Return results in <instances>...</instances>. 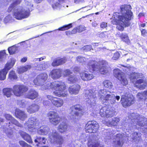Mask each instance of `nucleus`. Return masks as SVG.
<instances>
[{
  "instance_id": "nucleus-1",
  "label": "nucleus",
  "mask_w": 147,
  "mask_h": 147,
  "mask_svg": "<svg viewBox=\"0 0 147 147\" xmlns=\"http://www.w3.org/2000/svg\"><path fill=\"white\" fill-rule=\"evenodd\" d=\"M84 92L87 106L92 108H94L96 104V95L102 103L105 105H113L115 102L116 99L119 101L120 98L119 96H115L110 91L105 89L98 91L94 89L86 90Z\"/></svg>"
},
{
  "instance_id": "nucleus-2",
  "label": "nucleus",
  "mask_w": 147,
  "mask_h": 147,
  "mask_svg": "<svg viewBox=\"0 0 147 147\" xmlns=\"http://www.w3.org/2000/svg\"><path fill=\"white\" fill-rule=\"evenodd\" d=\"M131 7L129 5H124L120 7V12L121 13L117 12L113 13L112 18L114 20H111V24H117V21L121 22V25H118L117 28L119 30L123 31L124 27H128L131 24L133 13L131 11Z\"/></svg>"
},
{
  "instance_id": "nucleus-3",
  "label": "nucleus",
  "mask_w": 147,
  "mask_h": 147,
  "mask_svg": "<svg viewBox=\"0 0 147 147\" xmlns=\"http://www.w3.org/2000/svg\"><path fill=\"white\" fill-rule=\"evenodd\" d=\"M129 123L127 126L126 124L125 127L127 129L130 130L135 129H138L140 127L142 132L147 134V119L142 115L133 113L129 116Z\"/></svg>"
},
{
  "instance_id": "nucleus-4",
  "label": "nucleus",
  "mask_w": 147,
  "mask_h": 147,
  "mask_svg": "<svg viewBox=\"0 0 147 147\" xmlns=\"http://www.w3.org/2000/svg\"><path fill=\"white\" fill-rule=\"evenodd\" d=\"M88 65L90 72L99 71L101 74H105L108 71L107 63L105 60L101 61L98 62L90 60L88 63Z\"/></svg>"
},
{
  "instance_id": "nucleus-5",
  "label": "nucleus",
  "mask_w": 147,
  "mask_h": 147,
  "mask_svg": "<svg viewBox=\"0 0 147 147\" xmlns=\"http://www.w3.org/2000/svg\"><path fill=\"white\" fill-rule=\"evenodd\" d=\"M8 12L12 11L13 16L18 20L28 18L29 16V12L22 7H18L13 2L11 4L7 10Z\"/></svg>"
},
{
  "instance_id": "nucleus-6",
  "label": "nucleus",
  "mask_w": 147,
  "mask_h": 147,
  "mask_svg": "<svg viewBox=\"0 0 147 147\" xmlns=\"http://www.w3.org/2000/svg\"><path fill=\"white\" fill-rule=\"evenodd\" d=\"M28 90V88L23 85H16L13 86V89L11 88H5L3 89V92L4 95L7 97H10L13 92L16 96H20Z\"/></svg>"
},
{
  "instance_id": "nucleus-7",
  "label": "nucleus",
  "mask_w": 147,
  "mask_h": 147,
  "mask_svg": "<svg viewBox=\"0 0 147 147\" xmlns=\"http://www.w3.org/2000/svg\"><path fill=\"white\" fill-rule=\"evenodd\" d=\"M69 110V118L74 122L78 121L83 115L85 111L83 107L79 104L72 106Z\"/></svg>"
},
{
  "instance_id": "nucleus-8",
  "label": "nucleus",
  "mask_w": 147,
  "mask_h": 147,
  "mask_svg": "<svg viewBox=\"0 0 147 147\" xmlns=\"http://www.w3.org/2000/svg\"><path fill=\"white\" fill-rule=\"evenodd\" d=\"M48 86L45 87V88H42L43 86L42 87V89L46 90L49 88H51L52 89H54L53 93L55 95L59 96L62 97L61 93L65 89V85L64 83L61 82H55L50 83Z\"/></svg>"
},
{
  "instance_id": "nucleus-9",
  "label": "nucleus",
  "mask_w": 147,
  "mask_h": 147,
  "mask_svg": "<svg viewBox=\"0 0 147 147\" xmlns=\"http://www.w3.org/2000/svg\"><path fill=\"white\" fill-rule=\"evenodd\" d=\"M6 125H3V127L4 129L3 131L6 134L7 136L10 138L12 137V131L11 129L13 127V124H14L17 126L22 127L23 125L20 124L19 122L14 118L10 121H8L5 123Z\"/></svg>"
},
{
  "instance_id": "nucleus-10",
  "label": "nucleus",
  "mask_w": 147,
  "mask_h": 147,
  "mask_svg": "<svg viewBox=\"0 0 147 147\" xmlns=\"http://www.w3.org/2000/svg\"><path fill=\"white\" fill-rule=\"evenodd\" d=\"M106 105L100 110V114L102 117H111L117 114L115 108L111 107L112 105Z\"/></svg>"
},
{
  "instance_id": "nucleus-11",
  "label": "nucleus",
  "mask_w": 147,
  "mask_h": 147,
  "mask_svg": "<svg viewBox=\"0 0 147 147\" xmlns=\"http://www.w3.org/2000/svg\"><path fill=\"white\" fill-rule=\"evenodd\" d=\"M16 62V59L11 58L5 64L4 68L0 71V80H3L5 79L8 71L14 65Z\"/></svg>"
},
{
  "instance_id": "nucleus-12",
  "label": "nucleus",
  "mask_w": 147,
  "mask_h": 147,
  "mask_svg": "<svg viewBox=\"0 0 147 147\" xmlns=\"http://www.w3.org/2000/svg\"><path fill=\"white\" fill-rule=\"evenodd\" d=\"M27 123L28 129L31 132L35 131L39 124L36 118L34 117H31L28 119Z\"/></svg>"
},
{
  "instance_id": "nucleus-13",
  "label": "nucleus",
  "mask_w": 147,
  "mask_h": 147,
  "mask_svg": "<svg viewBox=\"0 0 147 147\" xmlns=\"http://www.w3.org/2000/svg\"><path fill=\"white\" fill-rule=\"evenodd\" d=\"M99 128L98 123L96 121H88L85 127L87 133H95Z\"/></svg>"
},
{
  "instance_id": "nucleus-14",
  "label": "nucleus",
  "mask_w": 147,
  "mask_h": 147,
  "mask_svg": "<svg viewBox=\"0 0 147 147\" xmlns=\"http://www.w3.org/2000/svg\"><path fill=\"white\" fill-rule=\"evenodd\" d=\"M113 74L115 77L121 81V84L123 86H125L128 84V81L125 76V74L119 69H114Z\"/></svg>"
},
{
  "instance_id": "nucleus-15",
  "label": "nucleus",
  "mask_w": 147,
  "mask_h": 147,
  "mask_svg": "<svg viewBox=\"0 0 147 147\" xmlns=\"http://www.w3.org/2000/svg\"><path fill=\"white\" fill-rule=\"evenodd\" d=\"M49 136L51 140H53L54 142L59 145L62 144L63 142V137L55 130H53L52 133L49 134Z\"/></svg>"
},
{
  "instance_id": "nucleus-16",
  "label": "nucleus",
  "mask_w": 147,
  "mask_h": 147,
  "mask_svg": "<svg viewBox=\"0 0 147 147\" xmlns=\"http://www.w3.org/2000/svg\"><path fill=\"white\" fill-rule=\"evenodd\" d=\"M48 75L45 73L38 75L33 81L34 84L36 85L43 86L47 80Z\"/></svg>"
},
{
  "instance_id": "nucleus-17",
  "label": "nucleus",
  "mask_w": 147,
  "mask_h": 147,
  "mask_svg": "<svg viewBox=\"0 0 147 147\" xmlns=\"http://www.w3.org/2000/svg\"><path fill=\"white\" fill-rule=\"evenodd\" d=\"M124 137L121 134H117L114 138L113 145L115 147H121L123 144Z\"/></svg>"
},
{
  "instance_id": "nucleus-18",
  "label": "nucleus",
  "mask_w": 147,
  "mask_h": 147,
  "mask_svg": "<svg viewBox=\"0 0 147 147\" xmlns=\"http://www.w3.org/2000/svg\"><path fill=\"white\" fill-rule=\"evenodd\" d=\"M88 145V147H103V145L100 144L97 137L94 136L89 137Z\"/></svg>"
},
{
  "instance_id": "nucleus-19",
  "label": "nucleus",
  "mask_w": 147,
  "mask_h": 147,
  "mask_svg": "<svg viewBox=\"0 0 147 147\" xmlns=\"http://www.w3.org/2000/svg\"><path fill=\"white\" fill-rule=\"evenodd\" d=\"M134 97L132 95H129L125 96L124 98L122 96L121 98V104L124 107L130 106L134 103Z\"/></svg>"
},
{
  "instance_id": "nucleus-20",
  "label": "nucleus",
  "mask_w": 147,
  "mask_h": 147,
  "mask_svg": "<svg viewBox=\"0 0 147 147\" xmlns=\"http://www.w3.org/2000/svg\"><path fill=\"white\" fill-rule=\"evenodd\" d=\"M47 97L50 100L51 102L56 107H60L63 104V100L60 98H55L51 95H48Z\"/></svg>"
},
{
  "instance_id": "nucleus-21",
  "label": "nucleus",
  "mask_w": 147,
  "mask_h": 147,
  "mask_svg": "<svg viewBox=\"0 0 147 147\" xmlns=\"http://www.w3.org/2000/svg\"><path fill=\"white\" fill-rule=\"evenodd\" d=\"M141 134L139 132H134L130 136L131 140L134 144H137L141 141Z\"/></svg>"
},
{
  "instance_id": "nucleus-22",
  "label": "nucleus",
  "mask_w": 147,
  "mask_h": 147,
  "mask_svg": "<svg viewBox=\"0 0 147 147\" xmlns=\"http://www.w3.org/2000/svg\"><path fill=\"white\" fill-rule=\"evenodd\" d=\"M15 115L16 118L19 119L22 121L25 120L27 117V115L24 111L18 109H16L15 110Z\"/></svg>"
},
{
  "instance_id": "nucleus-23",
  "label": "nucleus",
  "mask_w": 147,
  "mask_h": 147,
  "mask_svg": "<svg viewBox=\"0 0 147 147\" xmlns=\"http://www.w3.org/2000/svg\"><path fill=\"white\" fill-rule=\"evenodd\" d=\"M38 96V93L34 89H30L26 95V97L28 98L34 100Z\"/></svg>"
},
{
  "instance_id": "nucleus-24",
  "label": "nucleus",
  "mask_w": 147,
  "mask_h": 147,
  "mask_svg": "<svg viewBox=\"0 0 147 147\" xmlns=\"http://www.w3.org/2000/svg\"><path fill=\"white\" fill-rule=\"evenodd\" d=\"M48 2L49 3L52 5V8L54 9H57L60 8L62 7V5H61L60 3L63 2H67V0H59V2H54V0H47Z\"/></svg>"
},
{
  "instance_id": "nucleus-25",
  "label": "nucleus",
  "mask_w": 147,
  "mask_h": 147,
  "mask_svg": "<svg viewBox=\"0 0 147 147\" xmlns=\"http://www.w3.org/2000/svg\"><path fill=\"white\" fill-rule=\"evenodd\" d=\"M18 133L24 140L29 143H32V138L29 134L21 130H19Z\"/></svg>"
},
{
  "instance_id": "nucleus-26",
  "label": "nucleus",
  "mask_w": 147,
  "mask_h": 147,
  "mask_svg": "<svg viewBox=\"0 0 147 147\" xmlns=\"http://www.w3.org/2000/svg\"><path fill=\"white\" fill-rule=\"evenodd\" d=\"M50 65L49 63L47 62H43L42 64L35 63V66L36 67V69L38 70H45L49 67Z\"/></svg>"
},
{
  "instance_id": "nucleus-27",
  "label": "nucleus",
  "mask_w": 147,
  "mask_h": 147,
  "mask_svg": "<svg viewBox=\"0 0 147 147\" xmlns=\"http://www.w3.org/2000/svg\"><path fill=\"white\" fill-rule=\"evenodd\" d=\"M80 88V86L79 85H74L69 88V92L71 94H76L78 93Z\"/></svg>"
},
{
  "instance_id": "nucleus-28",
  "label": "nucleus",
  "mask_w": 147,
  "mask_h": 147,
  "mask_svg": "<svg viewBox=\"0 0 147 147\" xmlns=\"http://www.w3.org/2000/svg\"><path fill=\"white\" fill-rule=\"evenodd\" d=\"M80 76L82 79L84 81L90 80L93 77L92 74H90L86 71L81 73L80 74Z\"/></svg>"
},
{
  "instance_id": "nucleus-29",
  "label": "nucleus",
  "mask_w": 147,
  "mask_h": 147,
  "mask_svg": "<svg viewBox=\"0 0 147 147\" xmlns=\"http://www.w3.org/2000/svg\"><path fill=\"white\" fill-rule=\"evenodd\" d=\"M39 106L36 104H33L29 106L27 108V111L30 113H33L38 111Z\"/></svg>"
},
{
  "instance_id": "nucleus-30",
  "label": "nucleus",
  "mask_w": 147,
  "mask_h": 147,
  "mask_svg": "<svg viewBox=\"0 0 147 147\" xmlns=\"http://www.w3.org/2000/svg\"><path fill=\"white\" fill-rule=\"evenodd\" d=\"M49 129L47 126L40 127L37 130L38 133L40 135H46L48 134Z\"/></svg>"
},
{
  "instance_id": "nucleus-31",
  "label": "nucleus",
  "mask_w": 147,
  "mask_h": 147,
  "mask_svg": "<svg viewBox=\"0 0 147 147\" xmlns=\"http://www.w3.org/2000/svg\"><path fill=\"white\" fill-rule=\"evenodd\" d=\"M46 140L47 139L45 137L36 136L34 140V142L35 145L38 146L42 144H45Z\"/></svg>"
},
{
  "instance_id": "nucleus-32",
  "label": "nucleus",
  "mask_w": 147,
  "mask_h": 147,
  "mask_svg": "<svg viewBox=\"0 0 147 147\" xmlns=\"http://www.w3.org/2000/svg\"><path fill=\"white\" fill-rule=\"evenodd\" d=\"M65 57L54 60L52 63L53 66H57L65 63L66 61Z\"/></svg>"
},
{
  "instance_id": "nucleus-33",
  "label": "nucleus",
  "mask_w": 147,
  "mask_h": 147,
  "mask_svg": "<svg viewBox=\"0 0 147 147\" xmlns=\"http://www.w3.org/2000/svg\"><path fill=\"white\" fill-rule=\"evenodd\" d=\"M61 76V72L59 70H53L51 72V76L53 79L59 78Z\"/></svg>"
},
{
  "instance_id": "nucleus-34",
  "label": "nucleus",
  "mask_w": 147,
  "mask_h": 147,
  "mask_svg": "<svg viewBox=\"0 0 147 147\" xmlns=\"http://www.w3.org/2000/svg\"><path fill=\"white\" fill-rule=\"evenodd\" d=\"M67 124L65 122H63L58 126V129L60 133H63L67 130Z\"/></svg>"
},
{
  "instance_id": "nucleus-35",
  "label": "nucleus",
  "mask_w": 147,
  "mask_h": 147,
  "mask_svg": "<svg viewBox=\"0 0 147 147\" xmlns=\"http://www.w3.org/2000/svg\"><path fill=\"white\" fill-rule=\"evenodd\" d=\"M31 68V65H27L24 66L20 67L18 68L17 69V71L19 74H21L27 71Z\"/></svg>"
},
{
  "instance_id": "nucleus-36",
  "label": "nucleus",
  "mask_w": 147,
  "mask_h": 147,
  "mask_svg": "<svg viewBox=\"0 0 147 147\" xmlns=\"http://www.w3.org/2000/svg\"><path fill=\"white\" fill-rule=\"evenodd\" d=\"M136 83L140 84L138 86L139 88L140 89H143L146 86V83L145 82H144V80L142 79L137 80Z\"/></svg>"
},
{
  "instance_id": "nucleus-37",
  "label": "nucleus",
  "mask_w": 147,
  "mask_h": 147,
  "mask_svg": "<svg viewBox=\"0 0 147 147\" xmlns=\"http://www.w3.org/2000/svg\"><path fill=\"white\" fill-rule=\"evenodd\" d=\"M47 116L49 118V120L54 119L59 116L56 112L53 111H49L47 114Z\"/></svg>"
},
{
  "instance_id": "nucleus-38",
  "label": "nucleus",
  "mask_w": 147,
  "mask_h": 147,
  "mask_svg": "<svg viewBox=\"0 0 147 147\" xmlns=\"http://www.w3.org/2000/svg\"><path fill=\"white\" fill-rule=\"evenodd\" d=\"M120 121L119 118L116 117L108 121V123L109 125L115 126L117 125Z\"/></svg>"
},
{
  "instance_id": "nucleus-39",
  "label": "nucleus",
  "mask_w": 147,
  "mask_h": 147,
  "mask_svg": "<svg viewBox=\"0 0 147 147\" xmlns=\"http://www.w3.org/2000/svg\"><path fill=\"white\" fill-rule=\"evenodd\" d=\"M7 54L5 50L0 51V63H2L6 58Z\"/></svg>"
},
{
  "instance_id": "nucleus-40",
  "label": "nucleus",
  "mask_w": 147,
  "mask_h": 147,
  "mask_svg": "<svg viewBox=\"0 0 147 147\" xmlns=\"http://www.w3.org/2000/svg\"><path fill=\"white\" fill-rule=\"evenodd\" d=\"M103 84L104 87L110 89L113 87V84L109 80H105L103 82Z\"/></svg>"
},
{
  "instance_id": "nucleus-41",
  "label": "nucleus",
  "mask_w": 147,
  "mask_h": 147,
  "mask_svg": "<svg viewBox=\"0 0 147 147\" xmlns=\"http://www.w3.org/2000/svg\"><path fill=\"white\" fill-rule=\"evenodd\" d=\"M25 4L27 6V9H25V8H23L25 10H27L29 12V15L30 14V11L32 10V9H30L31 7H33V5L31 3V1L30 0L29 1L27 0H26L25 1Z\"/></svg>"
},
{
  "instance_id": "nucleus-42",
  "label": "nucleus",
  "mask_w": 147,
  "mask_h": 147,
  "mask_svg": "<svg viewBox=\"0 0 147 147\" xmlns=\"http://www.w3.org/2000/svg\"><path fill=\"white\" fill-rule=\"evenodd\" d=\"M122 40L124 42L128 43L129 42L130 40L127 34L126 33H122L120 36Z\"/></svg>"
},
{
  "instance_id": "nucleus-43",
  "label": "nucleus",
  "mask_w": 147,
  "mask_h": 147,
  "mask_svg": "<svg viewBox=\"0 0 147 147\" xmlns=\"http://www.w3.org/2000/svg\"><path fill=\"white\" fill-rule=\"evenodd\" d=\"M18 48L14 46L9 47L8 50L10 55H13L16 53L17 51Z\"/></svg>"
},
{
  "instance_id": "nucleus-44",
  "label": "nucleus",
  "mask_w": 147,
  "mask_h": 147,
  "mask_svg": "<svg viewBox=\"0 0 147 147\" xmlns=\"http://www.w3.org/2000/svg\"><path fill=\"white\" fill-rule=\"evenodd\" d=\"M60 117L59 116H58V117L49 121L52 124L54 125H56L60 122Z\"/></svg>"
},
{
  "instance_id": "nucleus-45",
  "label": "nucleus",
  "mask_w": 147,
  "mask_h": 147,
  "mask_svg": "<svg viewBox=\"0 0 147 147\" xmlns=\"http://www.w3.org/2000/svg\"><path fill=\"white\" fill-rule=\"evenodd\" d=\"M72 27V24L70 23L68 24L64 25L63 26L59 28L58 30H59L63 31L69 29Z\"/></svg>"
},
{
  "instance_id": "nucleus-46",
  "label": "nucleus",
  "mask_w": 147,
  "mask_h": 147,
  "mask_svg": "<svg viewBox=\"0 0 147 147\" xmlns=\"http://www.w3.org/2000/svg\"><path fill=\"white\" fill-rule=\"evenodd\" d=\"M9 78L11 80H13L17 79V76L15 71H11L9 73Z\"/></svg>"
},
{
  "instance_id": "nucleus-47",
  "label": "nucleus",
  "mask_w": 147,
  "mask_h": 147,
  "mask_svg": "<svg viewBox=\"0 0 147 147\" xmlns=\"http://www.w3.org/2000/svg\"><path fill=\"white\" fill-rule=\"evenodd\" d=\"M120 68L126 73H127V72L130 71L131 69V67L129 65H128L127 66L121 65Z\"/></svg>"
},
{
  "instance_id": "nucleus-48",
  "label": "nucleus",
  "mask_w": 147,
  "mask_h": 147,
  "mask_svg": "<svg viewBox=\"0 0 147 147\" xmlns=\"http://www.w3.org/2000/svg\"><path fill=\"white\" fill-rule=\"evenodd\" d=\"M78 80L75 75H71L68 78V80L70 82L69 83H74L77 81Z\"/></svg>"
},
{
  "instance_id": "nucleus-49",
  "label": "nucleus",
  "mask_w": 147,
  "mask_h": 147,
  "mask_svg": "<svg viewBox=\"0 0 147 147\" xmlns=\"http://www.w3.org/2000/svg\"><path fill=\"white\" fill-rule=\"evenodd\" d=\"M77 61L80 63L83 64L86 61V58L83 57L78 56L76 57Z\"/></svg>"
},
{
  "instance_id": "nucleus-50",
  "label": "nucleus",
  "mask_w": 147,
  "mask_h": 147,
  "mask_svg": "<svg viewBox=\"0 0 147 147\" xmlns=\"http://www.w3.org/2000/svg\"><path fill=\"white\" fill-rule=\"evenodd\" d=\"M27 102L24 100H22L18 102V104L20 107L24 108L26 106Z\"/></svg>"
},
{
  "instance_id": "nucleus-51",
  "label": "nucleus",
  "mask_w": 147,
  "mask_h": 147,
  "mask_svg": "<svg viewBox=\"0 0 147 147\" xmlns=\"http://www.w3.org/2000/svg\"><path fill=\"white\" fill-rule=\"evenodd\" d=\"M19 143L22 147H32L23 141H19Z\"/></svg>"
},
{
  "instance_id": "nucleus-52",
  "label": "nucleus",
  "mask_w": 147,
  "mask_h": 147,
  "mask_svg": "<svg viewBox=\"0 0 147 147\" xmlns=\"http://www.w3.org/2000/svg\"><path fill=\"white\" fill-rule=\"evenodd\" d=\"M12 18V16L10 15H8L5 17L4 20V22L7 23L10 21Z\"/></svg>"
},
{
  "instance_id": "nucleus-53",
  "label": "nucleus",
  "mask_w": 147,
  "mask_h": 147,
  "mask_svg": "<svg viewBox=\"0 0 147 147\" xmlns=\"http://www.w3.org/2000/svg\"><path fill=\"white\" fill-rule=\"evenodd\" d=\"M78 32H81L85 30L86 28L84 26L80 25L77 27Z\"/></svg>"
},
{
  "instance_id": "nucleus-54",
  "label": "nucleus",
  "mask_w": 147,
  "mask_h": 147,
  "mask_svg": "<svg viewBox=\"0 0 147 147\" xmlns=\"http://www.w3.org/2000/svg\"><path fill=\"white\" fill-rule=\"evenodd\" d=\"M4 116L7 120L10 121V122L13 118L11 115L8 114H5Z\"/></svg>"
},
{
  "instance_id": "nucleus-55",
  "label": "nucleus",
  "mask_w": 147,
  "mask_h": 147,
  "mask_svg": "<svg viewBox=\"0 0 147 147\" xmlns=\"http://www.w3.org/2000/svg\"><path fill=\"white\" fill-rule=\"evenodd\" d=\"M99 36L102 38H107L108 37V36L106 32H102L99 34Z\"/></svg>"
},
{
  "instance_id": "nucleus-56",
  "label": "nucleus",
  "mask_w": 147,
  "mask_h": 147,
  "mask_svg": "<svg viewBox=\"0 0 147 147\" xmlns=\"http://www.w3.org/2000/svg\"><path fill=\"white\" fill-rule=\"evenodd\" d=\"M51 102L47 100H44L43 102V104L45 107L49 106L51 104Z\"/></svg>"
},
{
  "instance_id": "nucleus-57",
  "label": "nucleus",
  "mask_w": 147,
  "mask_h": 147,
  "mask_svg": "<svg viewBox=\"0 0 147 147\" xmlns=\"http://www.w3.org/2000/svg\"><path fill=\"white\" fill-rule=\"evenodd\" d=\"M119 53L118 52H117L114 54L113 58L114 60H117L119 58Z\"/></svg>"
},
{
  "instance_id": "nucleus-58",
  "label": "nucleus",
  "mask_w": 147,
  "mask_h": 147,
  "mask_svg": "<svg viewBox=\"0 0 147 147\" xmlns=\"http://www.w3.org/2000/svg\"><path fill=\"white\" fill-rule=\"evenodd\" d=\"M92 49V46L91 45H87L84 47V49L86 51H89Z\"/></svg>"
},
{
  "instance_id": "nucleus-59",
  "label": "nucleus",
  "mask_w": 147,
  "mask_h": 147,
  "mask_svg": "<svg viewBox=\"0 0 147 147\" xmlns=\"http://www.w3.org/2000/svg\"><path fill=\"white\" fill-rule=\"evenodd\" d=\"M100 28L102 29L105 28L107 27V23L103 22L100 24Z\"/></svg>"
},
{
  "instance_id": "nucleus-60",
  "label": "nucleus",
  "mask_w": 147,
  "mask_h": 147,
  "mask_svg": "<svg viewBox=\"0 0 147 147\" xmlns=\"http://www.w3.org/2000/svg\"><path fill=\"white\" fill-rule=\"evenodd\" d=\"M64 72L67 76L69 75L72 73V72L69 69H66L65 70Z\"/></svg>"
},
{
  "instance_id": "nucleus-61",
  "label": "nucleus",
  "mask_w": 147,
  "mask_h": 147,
  "mask_svg": "<svg viewBox=\"0 0 147 147\" xmlns=\"http://www.w3.org/2000/svg\"><path fill=\"white\" fill-rule=\"evenodd\" d=\"M71 34H76L77 32H78V30L76 27L74 28L71 31Z\"/></svg>"
},
{
  "instance_id": "nucleus-62",
  "label": "nucleus",
  "mask_w": 147,
  "mask_h": 147,
  "mask_svg": "<svg viewBox=\"0 0 147 147\" xmlns=\"http://www.w3.org/2000/svg\"><path fill=\"white\" fill-rule=\"evenodd\" d=\"M142 35L144 36L147 34V31L145 29H143L141 30Z\"/></svg>"
},
{
  "instance_id": "nucleus-63",
  "label": "nucleus",
  "mask_w": 147,
  "mask_h": 147,
  "mask_svg": "<svg viewBox=\"0 0 147 147\" xmlns=\"http://www.w3.org/2000/svg\"><path fill=\"white\" fill-rule=\"evenodd\" d=\"M45 57L44 56L41 57H40V58H38L37 59L35 58L34 59V61H40L41 60H42L45 59Z\"/></svg>"
},
{
  "instance_id": "nucleus-64",
  "label": "nucleus",
  "mask_w": 147,
  "mask_h": 147,
  "mask_svg": "<svg viewBox=\"0 0 147 147\" xmlns=\"http://www.w3.org/2000/svg\"><path fill=\"white\" fill-rule=\"evenodd\" d=\"M22 0H15V1L13 2L16 5H18L20 4Z\"/></svg>"
}]
</instances>
